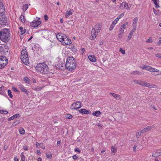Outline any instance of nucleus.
<instances>
[{"label":"nucleus","mask_w":161,"mask_h":161,"mask_svg":"<svg viewBox=\"0 0 161 161\" xmlns=\"http://www.w3.org/2000/svg\"><path fill=\"white\" fill-rule=\"evenodd\" d=\"M76 67V60L73 57H69L66 59L65 68L69 70H74Z\"/></svg>","instance_id":"f257e3e1"},{"label":"nucleus","mask_w":161,"mask_h":161,"mask_svg":"<svg viewBox=\"0 0 161 161\" xmlns=\"http://www.w3.org/2000/svg\"><path fill=\"white\" fill-rule=\"evenodd\" d=\"M10 36V31L8 29L4 28L0 31V38L3 42H8Z\"/></svg>","instance_id":"f03ea898"},{"label":"nucleus","mask_w":161,"mask_h":161,"mask_svg":"<svg viewBox=\"0 0 161 161\" xmlns=\"http://www.w3.org/2000/svg\"><path fill=\"white\" fill-rule=\"evenodd\" d=\"M36 70L42 74H46L49 72L48 66L45 63H41L37 65Z\"/></svg>","instance_id":"7ed1b4c3"},{"label":"nucleus","mask_w":161,"mask_h":161,"mask_svg":"<svg viewBox=\"0 0 161 161\" xmlns=\"http://www.w3.org/2000/svg\"><path fill=\"white\" fill-rule=\"evenodd\" d=\"M20 58L24 64H27L29 63L28 53L25 49L21 52Z\"/></svg>","instance_id":"20e7f679"},{"label":"nucleus","mask_w":161,"mask_h":161,"mask_svg":"<svg viewBox=\"0 0 161 161\" xmlns=\"http://www.w3.org/2000/svg\"><path fill=\"white\" fill-rule=\"evenodd\" d=\"M8 59L4 56L0 57V69L3 68L8 63Z\"/></svg>","instance_id":"39448f33"},{"label":"nucleus","mask_w":161,"mask_h":161,"mask_svg":"<svg viewBox=\"0 0 161 161\" xmlns=\"http://www.w3.org/2000/svg\"><path fill=\"white\" fill-rule=\"evenodd\" d=\"M81 103L80 101H76L73 103L70 106L72 109H77L81 107Z\"/></svg>","instance_id":"423d86ee"},{"label":"nucleus","mask_w":161,"mask_h":161,"mask_svg":"<svg viewBox=\"0 0 161 161\" xmlns=\"http://www.w3.org/2000/svg\"><path fill=\"white\" fill-rule=\"evenodd\" d=\"M139 85L144 86L147 87H153V85L152 84L148 83L145 81H143L142 80H139Z\"/></svg>","instance_id":"0eeeda50"},{"label":"nucleus","mask_w":161,"mask_h":161,"mask_svg":"<svg viewBox=\"0 0 161 161\" xmlns=\"http://www.w3.org/2000/svg\"><path fill=\"white\" fill-rule=\"evenodd\" d=\"M56 67L61 70L64 69L65 67V64H64V61H58Z\"/></svg>","instance_id":"6e6552de"},{"label":"nucleus","mask_w":161,"mask_h":161,"mask_svg":"<svg viewBox=\"0 0 161 161\" xmlns=\"http://www.w3.org/2000/svg\"><path fill=\"white\" fill-rule=\"evenodd\" d=\"M64 44L69 45L71 43V40L68 38L66 35L64 36L63 41L61 42Z\"/></svg>","instance_id":"1a4fd4ad"},{"label":"nucleus","mask_w":161,"mask_h":161,"mask_svg":"<svg viewBox=\"0 0 161 161\" xmlns=\"http://www.w3.org/2000/svg\"><path fill=\"white\" fill-rule=\"evenodd\" d=\"M155 126V125L151 126H147L142 130V133H145L148 131L154 128Z\"/></svg>","instance_id":"9d476101"},{"label":"nucleus","mask_w":161,"mask_h":161,"mask_svg":"<svg viewBox=\"0 0 161 161\" xmlns=\"http://www.w3.org/2000/svg\"><path fill=\"white\" fill-rule=\"evenodd\" d=\"M98 32L95 30L94 28H92L91 32L92 36L90 37V39H94L98 35Z\"/></svg>","instance_id":"9b49d317"},{"label":"nucleus","mask_w":161,"mask_h":161,"mask_svg":"<svg viewBox=\"0 0 161 161\" xmlns=\"http://www.w3.org/2000/svg\"><path fill=\"white\" fill-rule=\"evenodd\" d=\"M41 21H33L30 24L31 26L33 27H36L41 24Z\"/></svg>","instance_id":"f8f14e48"},{"label":"nucleus","mask_w":161,"mask_h":161,"mask_svg":"<svg viewBox=\"0 0 161 161\" xmlns=\"http://www.w3.org/2000/svg\"><path fill=\"white\" fill-rule=\"evenodd\" d=\"M7 22V19L6 18L2 15H0V25H5Z\"/></svg>","instance_id":"ddd939ff"},{"label":"nucleus","mask_w":161,"mask_h":161,"mask_svg":"<svg viewBox=\"0 0 161 161\" xmlns=\"http://www.w3.org/2000/svg\"><path fill=\"white\" fill-rule=\"evenodd\" d=\"M119 8L121 9H123L126 8V9L127 10L130 9V7L128 6V3H126V2H123L120 5Z\"/></svg>","instance_id":"4468645a"},{"label":"nucleus","mask_w":161,"mask_h":161,"mask_svg":"<svg viewBox=\"0 0 161 161\" xmlns=\"http://www.w3.org/2000/svg\"><path fill=\"white\" fill-rule=\"evenodd\" d=\"M65 35L64 34L58 33L56 36V37L60 42L63 41V39L64 38V36Z\"/></svg>","instance_id":"2eb2a0df"},{"label":"nucleus","mask_w":161,"mask_h":161,"mask_svg":"<svg viewBox=\"0 0 161 161\" xmlns=\"http://www.w3.org/2000/svg\"><path fill=\"white\" fill-rule=\"evenodd\" d=\"M160 155H161V151L159 150L154 151L153 154V156L155 158L157 157Z\"/></svg>","instance_id":"dca6fc26"},{"label":"nucleus","mask_w":161,"mask_h":161,"mask_svg":"<svg viewBox=\"0 0 161 161\" xmlns=\"http://www.w3.org/2000/svg\"><path fill=\"white\" fill-rule=\"evenodd\" d=\"M3 3L0 2V15H2L5 11Z\"/></svg>","instance_id":"f3484780"},{"label":"nucleus","mask_w":161,"mask_h":161,"mask_svg":"<svg viewBox=\"0 0 161 161\" xmlns=\"http://www.w3.org/2000/svg\"><path fill=\"white\" fill-rule=\"evenodd\" d=\"M19 86V88H20V89L21 91L22 92L25 93L26 94H27L29 93V92L28 91H27L26 89H25L24 88V86L23 85H20Z\"/></svg>","instance_id":"a211bd4d"},{"label":"nucleus","mask_w":161,"mask_h":161,"mask_svg":"<svg viewBox=\"0 0 161 161\" xmlns=\"http://www.w3.org/2000/svg\"><path fill=\"white\" fill-rule=\"evenodd\" d=\"M128 24V22H126V23H125L124 24L121 25V26L120 30L119 31L124 33V31L125 28V26Z\"/></svg>","instance_id":"6ab92c4d"},{"label":"nucleus","mask_w":161,"mask_h":161,"mask_svg":"<svg viewBox=\"0 0 161 161\" xmlns=\"http://www.w3.org/2000/svg\"><path fill=\"white\" fill-rule=\"evenodd\" d=\"M74 12V10L72 9H70L69 11H67L66 12L65 17L68 18L69 16L72 15Z\"/></svg>","instance_id":"aec40b11"},{"label":"nucleus","mask_w":161,"mask_h":161,"mask_svg":"<svg viewBox=\"0 0 161 161\" xmlns=\"http://www.w3.org/2000/svg\"><path fill=\"white\" fill-rule=\"evenodd\" d=\"M88 58L92 62H96V59L95 57L93 55H90L88 56Z\"/></svg>","instance_id":"412c9836"},{"label":"nucleus","mask_w":161,"mask_h":161,"mask_svg":"<svg viewBox=\"0 0 161 161\" xmlns=\"http://www.w3.org/2000/svg\"><path fill=\"white\" fill-rule=\"evenodd\" d=\"M95 30L97 31V32H99L101 28V26L99 24H97L95 26L94 28H93Z\"/></svg>","instance_id":"4be33fe9"},{"label":"nucleus","mask_w":161,"mask_h":161,"mask_svg":"<svg viewBox=\"0 0 161 161\" xmlns=\"http://www.w3.org/2000/svg\"><path fill=\"white\" fill-rule=\"evenodd\" d=\"M90 111H88L85 109H82L80 110L79 112L82 114H88L90 113Z\"/></svg>","instance_id":"5701e85b"},{"label":"nucleus","mask_w":161,"mask_h":161,"mask_svg":"<svg viewBox=\"0 0 161 161\" xmlns=\"http://www.w3.org/2000/svg\"><path fill=\"white\" fill-rule=\"evenodd\" d=\"M110 94L113 96L116 100H119L120 98V96L118 94H117L114 93H110Z\"/></svg>","instance_id":"b1692460"},{"label":"nucleus","mask_w":161,"mask_h":161,"mask_svg":"<svg viewBox=\"0 0 161 161\" xmlns=\"http://www.w3.org/2000/svg\"><path fill=\"white\" fill-rule=\"evenodd\" d=\"M101 114V113L99 111H97L93 112L92 114L93 115L98 117Z\"/></svg>","instance_id":"393cba45"},{"label":"nucleus","mask_w":161,"mask_h":161,"mask_svg":"<svg viewBox=\"0 0 161 161\" xmlns=\"http://www.w3.org/2000/svg\"><path fill=\"white\" fill-rule=\"evenodd\" d=\"M154 3V4L156 5V7L157 8L159 7V6L158 5L159 4V0H152Z\"/></svg>","instance_id":"a878e982"},{"label":"nucleus","mask_w":161,"mask_h":161,"mask_svg":"<svg viewBox=\"0 0 161 161\" xmlns=\"http://www.w3.org/2000/svg\"><path fill=\"white\" fill-rule=\"evenodd\" d=\"M151 67L147 66V65H144L142 68L143 69L146 70H148L150 71V69H151Z\"/></svg>","instance_id":"bb28decb"},{"label":"nucleus","mask_w":161,"mask_h":161,"mask_svg":"<svg viewBox=\"0 0 161 161\" xmlns=\"http://www.w3.org/2000/svg\"><path fill=\"white\" fill-rule=\"evenodd\" d=\"M20 157L21 158L20 161H25V157L23 152H22L21 153Z\"/></svg>","instance_id":"cd10ccee"},{"label":"nucleus","mask_w":161,"mask_h":161,"mask_svg":"<svg viewBox=\"0 0 161 161\" xmlns=\"http://www.w3.org/2000/svg\"><path fill=\"white\" fill-rule=\"evenodd\" d=\"M43 86H42V87L40 86H37L36 87H34L33 88V89L36 91H41L43 88Z\"/></svg>","instance_id":"c85d7f7f"},{"label":"nucleus","mask_w":161,"mask_h":161,"mask_svg":"<svg viewBox=\"0 0 161 161\" xmlns=\"http://www.w3.org/2000/svg\"><path fill=\"white\" fill-rule=\"evenodd\" d=\"M111 151L113 153H114V154L117 152L116 148L114 147V146L112 147L111 149Z\"/></svg>","instance_id":"c756f323"},{"label":"nucleus","mask_w":161,"mask_h":161,"mask_svg":"<svg viewBox=\"0 0 161 161\" xmlns=\"http://www.w3.org/2000/svg\"><path fill=\"white\" fill-rule=\"evenodd\" d=\"M159 71V70L155 68H153L152 67H151V69L150 70V71L152 72H158Z\"/></svg>","instance_id":"7c9ffc66"},{"label":"nucleus","mask_w":161,"mask_h":161,"mask_svg":"<svg viewBox=\"0 0 161 161\" xmlns=\"http://www.w3.org/2000/svg\"><path fill=\"white\" fill-rule=\"evenodd\" d=\"M138 20L137 18L136 17L133 20V26H136V22Z\"/></svg>","instance_id":"2f4dec72"},{"label":"nucleus","mask_w":161,"mask_h":161,"mask_svg":"<svg viewBox=\"0 0 161 161\" xmlns=\"http://www.w3.org/2000/svg\"><path fill=\"white\" fill-rule=\"evenodd\" d=\"M130 74L131 75H141V73L138 71H133L130 73Z\"/></svg>","instance_id":"473e14b6"},{"label":"nucleus","mask_w":161,"mask_h":161,"mask_svg":"<svg viewBox=\"0 0 161 161\" xmlns=\"http://www.w3.org/2000/svg\"><path fill=\"white\" fill-rule=\"evenodd\" d=\"M25 16L22 14L21 15L19 18V19L23 23L25 22Z\"/></svg>","instance_id":"72a5a7b5"},{"label":"nucleus","mask_w":161,"mask_h":161,"mask_svg":"<svg viewBox=\"0 0 161 161\" xmlns=\"http://www.w3.org/2000/svg\"><path fill=\"white\" fill-rule=\"evenodd\" d=\"M19 29L20 31V34L21 35L23 34L26 31V30L23 29L22 27H20Z\"/></svg>","instance_id":"f704fd0d"},{"label":"nucleus","mask_w":161,"mask_h":161,"mask_svg":"<svg viewBox=\"0 0 161 161\" xmlns=\"http://www.w3.org/2000/svg\"><path fill=\"white\" fill-rule=\"evenodd\" d=\"M24 80L27 83H30V79H29V78H28V77H24Z\"/></svg>","instance_id":"c9c22d12"},{"label":"nucleus","mask_w":161,"mask_h":161,"mask_svg":"<svg viewBox=\"0 0 161 161\" xmlns=\"http://www.w3.org/2000/svg\"><path fill=\"white\" fill-rule=\"evenodd\" d=\"M142 133V130L140 131L137 132L136 134V137L137 138H139Z\"/></svg>","instance_id":"e433bc0d"},{"label":"nucleus","mask_w":161,"mask_h":161,"mask_svg":"<svg viewBox=\"0 0 161 161\" xmlns=\"http://www.w3.org/2000/svg\"><path fill=\"white\" fill-rule=\"evenodd\" d=\"M8 113V112L7 111L4 110H0V113L1 114H7Z\"/></svg>","instance_id":"4c0bfd02"},{"label":"nucleus","mask_w":161,"mask_h":161,"mask_svg":"<svg viewBox=\"0 0 161 161\" xmlns=\"http://www.w3.org/2000/svg\"><path fill=\"white\" fill-rule=\"evenodd\" d=\"M8 96H9V97L10 98H12L13 97V95L12 94V92L11 91L9 90L8 91Z\"/></svg>","instance_id":"58836bf2"},{"label":"nucleus","mask_w":161,"mask_h":161,"mask_svg":"<svg viewBox=\"0 0 161 161\" xmlns=\"http://www.w3.org/2000/svg\"><path fill=\"white\" fill-rule=\"evenodd\" d=\"M123 32H119V34H118V38L119 39H121V37L122 36L123 34Z\"/></svg>","instance_id":"ea45409f"},{"label":"nucleus","mask_w":161,"mask_h":161,"mask_svg":"<svg viewBox=\"0 0 161 161\" xmlns=\"http://www.w3.org/2000/svg\"><path fill=\"white\" fill-rule=\"evenodd\" d=\"M134 32V31H130L129 35V36H128V38L129 39H130L132 37V36L133 35V33Z\"/></svg>","instance_id":"a19ab883"},{"label":"nucleus","mask_w":161,"mask_h":161,"mask_svg":"<svg viewBox=\"0 0 161 161\" xmlns=\"http://www.w3.org/2000/svg\"><path fill=\"white\" fill-rule=\"evenodd\" d=\"M19 133L22 135H23L25 133V130L24 129L19 130Z\"/></svg>","instance_id":"79ce46f5"},{"label":"nucleus","mask_w":161,"mask_h":161,"mask_svg":"<svg viewBox=\"0 0 161 161\" xmlns=\"http://www.w3.org/2000/svg\"><path fill=\"white\" fill-rule=\"evenodd\" d=\"M119 51L123 54H125V50H123V49L121 48H120Z\"/></svg>","instance_id":"37998d69"},{"label":"nucleus","mask_w":161,"mask_h":161,"mask_svg":"<svg viewBox=\"0 0 161 161\" xmlns=\"http://www.w3.org/2000/svg\"><path fill=\"white\" fill-rule=\"evenodd\" d=\"M28 8V5L25 4L23 6V9L24 10H25H25H26Z\"/></svg>","instance_id":"c03bdc74"},{"label":"nucleus","mask_w":161,"mask_h":161,"mask_svg":"<svg viewBox=\"0 0 161 161\" xmlns=\"http://www.w3.org/2000/svg\"><path fill=\"white\" fill-rule=\"evenodd\" d=\"M124 15V13L121 14L118 17V18L119 19L122 17Z\"/></svg>","instance_id":"a18cd8bd"},{"label":"nucleus","mask_w":161,"mask_h":161,"mask_svg":"<svg viewBox=\"0 0 161 161\" xmlns=\"http://www.w3.org/2000/svg\"><path fill=\"white\" fill-rule=\"evenodd\" d=\"M147 42H153V40L152 39V38L151 37H150L149 39L147 40Z\"/></svg>","instance_id":"49530a36"},{"label":"nucleus","mask_w":161,"mask_h":161,"mask_svg":"<svg viewBox=\"0 0 161 161\" xmlns=\"http://www.w3.org/2000/svg\"><path fill=\"white\" fill-rule=\"evenodd\" d=\"M155 56L159 58H161V54L160 53H158L155 54Z\"/></svg>","instance_id":"de8ad7c7"},{"label":"nucleus","mask_w":161,"mask_h":161,"mask_svg":"<svg viewBox=\"0 0 161 161\" xmlns=\"http://www.w3.org/2000/svg\"><path fill=\"white\" fill-rule=\"evenodd\" d=\"M72 116L70 114H68L66 116V118L68 119H71L72 117Z\"/></svg>","instance_id":"09e8293b"},{"label":"nucleus","mask_w":161,"mask_h":161,"mask_svg":"<svg viewBox=\"0 0 161 161\" xmlns=\"http://www.w3.org/2000/svg\"><path fill=\"white\" fill-rule=\"evenodd\" d=\"M13 116L14 117V118H16L18 117H19L20 116V115L19 114H17L14 115Z\"/></svg>","instance_id":"8fccbe9b"},{"label":"nucleus","mask_w":161,"mask_h":161,"mask_svg":"<svg viewBox=\"0 0 161 161\" xmlns=\"http://www.w3.org/2000/svg\"><path fill=\"white\" fill-rule=\"evenodd\" d=\"M72 158L73 159L76 160L78 158V156L76 155H75L72 156Z\"/></svg>","instance_id":"3c124183"},{"label":"nucleus","mask_w":161,"mask_h":161,"mask_svg":"<svg viewBox=\"0 0 161 161\" xmlns=\"http://www.w3.org/2000/svg\"><path fill=\"white\" fill-rule=\"evenodd\" d=\"M12 89L13 90V91L15 92H19V91L15 87H12Z\"/></svg>","instance_id":"603ef678"},{"label":"nucleus","mask_w":161,"mask_h":161,"mask_svg":"<svg viewBox=\"0 0 161 161\" xmlns=\"http://www.w3.org/2000/svg\"><path fill=\"white\" fill-rule=\"evenodd\" d=\"M0 94L4 96L7 95L3 91H0Z\"/></svg>","instance_id":"864d4df0"},{"label":"nucleus","mask_w":161,"mask_h":161,"mask_svg":"<svg viewBox=\"0 0 161 161\" xmlns=\"http://www.w3.org/2000/svg\"><path fill=\"white\" fill-rule=\"evenodd\" d=\"M74 150L75 152H77L79 153L80 152V150L78 148H76Z\"/></svg>","instance_id":"5fc2aeb1"},{"label":"nucleus","mask_w":161,"mask_h":161,"mask_svg":"<svg viewBox=\"0 0 161 161\" xmlns=\"http://www.w3.org/2000/svg\"><path fill=\"white\" fill-rule=\"evenodd\" d=\"M19 120H17L15 121L14 122V124H15V125L19 124Z\"/></svg>","instance_id":"6e6d98bb"},{"label":"nucleus","mask_w":161,"mask_h":161,"mask_svg":"<svg viewBox=\"0 0 161 161\" xmlns=\"http://www.w3.org/2000/svg\"><path fill=\"white\" fill-rule=\"evenodd\" d=\"M14 117L13 115V116H12V117H10V118H9L8 119V120H9V121H10V120H11L13 119H14Z\"/></svg>","instance_id":"4d7b16f0"},{"label":"nucleus","mask_w":161,"mask_h":161,"mask_svg":"<svg viewBox=\"0 0 161 161\" xmlns=\"http://www.w3.org/2000/svg\"><path fill=\"white\" fill-rule=\"evenodd\" d=\"M47 157L48 158H52V155L51 154H47Z\"/></svg>","instance_id":"13d9d810"},{"label":"nucleus","mask_w":161,"mask_h":161,"mask_svg":"<svg viewBox=\"0 0 161 161\" xmlns=\"http://www.w3.org/2000/svg\"><path fill=\"white\" fill-rule=\"evenodd\" d=\"M42 143H39L38 142H36V147H38L41 144H42Z\"/></svg>","instance_id":"bf43d9fd"},{"label":"nucleus","mask_w":161,"mask_h":161,"mask_svg":"<svg viewBox=\"0 0 161 161\" xmlns=\"http://www.w3.org/2000/svg\"><path fill=\"white\" fill-rule=\"evenodd\" d=\"M44 19L45 21H47L48 19V17L47 15H44Z\"/></svg>","instance_id":"052dcab7"},{"label":"nucleus","mask_w":161,"mask_h":161,"mask_svg":"<svg viewBox=\"0 0 161 161\" xmlns=\"http://www.w3.org/2000/svg\"><path fill=\"white\" fill-rule=\"evenodd\" d=\"M139 80H134V83L136 84H139Z\"/></svg>","instance_id":"680f3d73"},{"label":"nucleus","mask_w":161,"mask_h":161,"mask_svg":"<svg viewBox=\"0 0 161 161\" xmlns=\"http://www.w3.org/2000/svg\"><path fill=\"white\" fill-rule=\"evenodd\" d=\"M119 20V19H118V18H117L114 21V22L116 24L118 22Z\"/></svg>","instance_id":"e2e57ef3"},{"label":"nucleus","mask_w":161,"mask_h":161,"mask_svg":"<svg viewBox=\"0 0 161 161\" xmlns=\"http://www.w3.org/2000/svg\"><path fill=\"white\" fill-rule=\"evenodd\" d=\"M116 23H115L113 21L112 22V24L111 25H112V27H114L115 25H116Z\"/></svg>","instance_id":"0e129e2a"},{"label":"nucleus","mask_w":161,"mask_h":161,"mask_svg":"<svg viewBox=\"0 0 161 161\" xmlns=\"http://www.w3.org/2000/svg\"><path fill=\"white\" fill-rule=\"evenodd\" d=\"M137 147V146L136 145H135L133 147V151H136V148Z\"/></svg>","instance_id":"69168bd1"},{"label":"nucleus","mask_w":161,"mask_h":161,"mask_svg":"<svg viewBox=\"0 0 161 161\" xmlns=\"http://www.w3.org/2000/svg\"><path fill=\"white\" fill-rule=\"evenodd\" d=\"M23 147L24 149L25 150H27L28 149L27 147L26 146H24Z\"/></svg>","instance_id":"338daca9"},{"label":"nucleus","mask_w":161,"mask_h":161,"mask_svg":"<svg viewBox=\"0 0 161 161\" xmlns=\"http://www.w3.org/2000/svg\"><path fill=\"white\" fill-rule=\"evenodd\" d=\"M14 161H19V159L17 157L14 158Z\"/></svg>","instance_id":"774afa93"}]
</instances>
